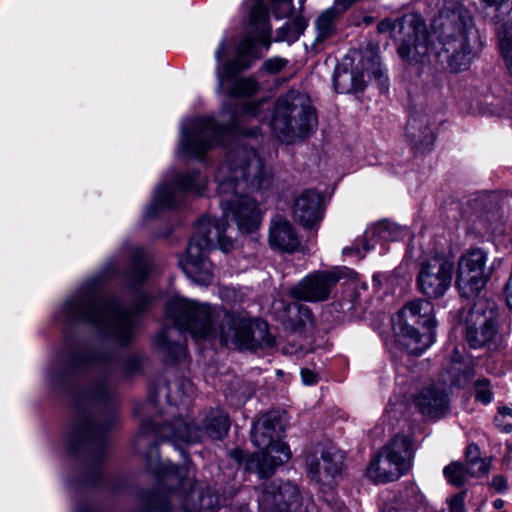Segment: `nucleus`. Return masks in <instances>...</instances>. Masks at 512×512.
I'll return each instance as SVG.
<instances>
[{"label":"nucleus","mask_w":512,"mask_h":512,"mask_svg":"<svg viewBox=\"0 0 512 512\" xmlns=\"http://www.w3.org/2000/svg\"><path fill=\"white\" fill-rule=\"evenodd\" d=\"M215 181L225 219H201L185 256L179 259V265L186 276L202 285L210 284L214 275L213 265L205 254L216 247L224 252L233 248L231 237L225 235L227 219L230 217L238 229L245 233L258 228L261 221L258 204L244 192L270 189L273 173L253 148L236 144L218 168Z\"/></svg>","instance_id":"obj_1"},{"label":"nucleus","mask_w":512,"mask_h":512,"mask_svg":"<svg viewBox=\"0 0 512 512\" xmlns=\"http://www.w3.org/2000/svg\"><path fill=\"white\" fill-rule=\"evenodd\" d=\"M433 33L417 14L410 13L397 20L379 22L381 33L390 32L399 43L398 54L407 62H424L430 52L451 72L466 70L473 58L472 42L478 38L472 17L460 0H443L439 16L433 22Z\"/></svg>","instance_id":"obj_2"},{"label":"nucleus","mask_w":512,"mask_h":512,"mask_svg":"<svg viewBox=\"0 0 512 512\" xmlns=\"http://www.w3.org/2000/svg\"><path fill=\"white\" fill-rule=\"evenodd\" d=\"M166 317L172 326L156 335L155 345L175 361L186 356L185 333L196 341L219 340L221 345L236 349L254 350L275 345L266 322L253 321L225 310L213 311L208 305L186 298H172L166 306Z\"/></svg>","instance_id":"obj_3"},{"label":"nucleus","mask_w":512,"mask_h":512,"mask_svg":"<svg viewBox=\"0 0 512 512\" xmlns=\"http://www.w3.org/2000/svg\"><path fill=\"white\" fill-rule=\"evenodd\" d=\"M148 298L140 295L132 309H126L118 300L105 298L100 291V277L87 279L58 308L55 318L67 324L87 323L105 331L119 344H128L134 338L136 315L144 310Z\"/></svg>","instance_id":"obj_4"},{"label":"nucleus","mask_w":512,"mask_h":512,"mask_svg":"<svg viewBox=\"0 0 512 512\" xmlns=\"http://www.w3.org/2000/svg\"><path fill=\"white\" fill-rule=\"evenodd\" d=\"M282 425L274 412L260 416L253 424L251 438L259 451L247 460V469L258 473L261 477L270 476L277 466L289 461V446L280 440Z\"/></svg>","instance_id":"obj_5"},{"label":"nucleus","mask_w":512,"mask_h":512,"mask_svg":"<svg viewBox=\"0 0 512 512\" xmlns=\"http://www.w3.org/2000/svg\"><path fill=\"white\" fill-rule=\"evenodd\" d=\"M398 341L412 355H420L434 343V306L424 299L408 302L394 317Z\"/></svg>","instance_id":"obj_6"},{"label":"nucleus","mask_w":512,"mask_h":512,"mask_svg":"<svg viewBox=\"0 0 512 512\" xmlns=\"http://www.w3.org/2000/svg\"><path fill=\"white\" fill-rule=\"evenodd\" d=\"M114 385L109 377H100L92 385L76 395L77 404L100 405L105 411L97 419L90 417L79 418L72 434V440L84 443L89 440L102 438L117 420L116 409L112 406Z\"/></svg>","instance_id":"obj_7"},{"label":"nucleus","mask_w":512,"mask_h":512,"mask_svg":"<svg viewBox=\"0 0 512 512\" xmlns=\"http://www.w3.org/2000/svg\"><path fill=\"white\" fill-rule=\"evenodd\" d=\"M316 125L315 109L306 93L290 90L277 100L271 127L280 140L291 142L294 137L305 136Z\"/></svg>","instance_id":"obj_8"},{"label":"nucleus","mask_w":512,"mask_h":512,"mask_svg":"<svg viewBox=\"0 0 512 512\" xmlns=\"http://www.w3.org/2000/svg\"><path fill=\"white\" fill-rule=\"evenodd\" d=\"M241 121L234 111L229 113V122L223 126L211 116L184 119L181 125L180 153L201 159L208 150L231 136Z\"/></svg>","instance_id":"obj_9"},{"label":"nucleus","mask_w":512,"mask_h":512,"mask_svg":"<svg viewBox=\"0 0 512 512\" xmlns=\"http://www.w3.org/2000/svg\"><path fill=\"white\" fill-rule=\"evenodd\" d=\"M365 73L380 80L381 85L386 84L387 78L378 55L372 51L365 54L356 50L351 51L335 68L333 74L335 91L342 94L362 91L366 86Z\"/></svg>","instance_id":"obj_10"},{"label":"nucleus","mask_w":512,"mask_h":512,"mask_svg":"<svg viewBox=\"0 0 512 512\" xmlns=\"http://www.w3.org/2000/svg\"><path fill=\"white\" fill-rule=\"evenodd\" d=\"M207 183V177L199 172L178 174L174 170L168 171L156 188L153 200L145 208L144 216L152 218L162 209L176 207L184 193L202 194Z\"/></svg>","instance_id":"obj_11"},{"label":"nucleus","mask_w":512,"mask_h":512,"mask_svg":"<svg viewBox=\"0 0 512 512\" xmlns=\"http://www.w3.org/2000/svg\"><path fill=\"white\" fill-rule=\"evenodd\" d=\"M411 441L405 435H396L370 462L366 476L374 482L397 480L409 468Z\"/></svg>","instance_id":"obj_12"},{"label":"nucleus","mask_w":512,"mask_h":512,"mask_svg":"<svg viewBox=\"0 0 512 512\" xmlns=\"http://www.w3.org/2000/svg\"><path fill=\"white\" fill-rule=\"evenodd\" d=\"M487 254L480 248H474L463 254L458 260L456 286L463 297L478 294L490 279L491 272L486 268Z\"/></svg>","instance_id":"obj_13"},{"label":"nucleus","mask_w":512,"mask_h":512,"mask_svg":"<svg viewBox=\"0 0 512 512\" xmlns=\"http://www.w3.org/2000/svg\"><path fill=\"white\" fill-rule=\"evenodd\" d=\"M467 323V341L472 348L496 349L501 344L497 313L485 303L479 302L471 309Z\"/></svg>","instance_id":"obj_14"},{"label":"nucleus","mask_w":512,"mask_h":512,"mask_svg":"<svg viewBox=\"0 0 512 512\" xmlns=\"http://www.w3.org/2000/svg\"><path fill=\"white\" fill-rule=\"evenodd\" d=\"M226 51V39L223 38L215 52L217 61L216 76L218 81L217 92L225 91L230 97H249L258 90V83L253 78L237 77L236 73L243 70L239 59L222 63Z\"/></svg>","instance_id":"obj_15"},{"label":"nucleus","mask_w":512,"mask_h":512,"mask_svg":"<svg viewBox=\"0 0 512 512\" xmlns=\"http://www.w3.org/2000/svg\"><path fill=\"white\" fill-rule=\"evenodd\" d=\"M454 264L444 256L436 255L420 265L417 287L428 298L442 297L450 288Z\"/></svg>","instance_id":"obj_16"},{"label":"nucleus","mask_w":512,"mask_h":512,"mask_svg":"<svg viewBox=\"0 0 512 512\" xmlns=\"http://www.w3.org/2000/svg\"><path fill=\"white\" fill-rule=\"evenodd\" d=\"M259 512H309L300 504L298 488L289 482H270L258 499Z\"/></svg>","instance_id":"obj_17"},{"label":"nucleus","mask_w":512,"mask_h":512,"mask_svg":"<svg viewBox=\"0 0 512 512\" xmlns=\"http://www.w3.org/2000/svg\"><path fill=\"white\" fill-rule=\"evenodd\" d=\"M150 432H155L163 438L168 439L176 448L180 444L197 443L201 440L203 431L194 425L190 417L177 418L171 423H165L157 427L154 423L147 421L142 423L137 439L146 437Z\"/></svg>","instance_id":"obj_18"},{"label":"nucleus","mask_w":512,"mask_h":512,"mask_svg":"<svg viewBox=\"0 0 512 512\" xmlns=\"http://www.w3.org/2000/svg\"><path fill=\"white\" fill-rule=\"evenodd\" d=\"M336 271H317L308 274L290 289L291 297L306 302H322L329 298L339 281Z\"/></svg>","instance_id":"obj_19"},{"label":"nucleus","mask_w":512,"mask_h":512,"mask_svg":"<svg viewBox=\"0 0 512 512\" xmlns=\"http://www.w3.org/2000/svg\"><path fill=\"white\" fill-rule=\"evenodd\" d=\"M343 465L342 454L334 449L322 452L321 459L308 456L306 471L309 478L322 486L332 485L335 477L340 473Z\"/></svg>","instance_id":"obj_20"},{"label":"nucleus","mask_w":512,"mask_h":512,"mask_svg":"<svg viewBox=\"0 0 512 512\" xmlns=\"http://www.w3.org/2000/svg\"><path fill=\"white\" fill-rule=\"evenodd\" d=\"M413 403L419 412L428 419L442 417L449 407L448 395L441 383H431L421 388L413 396Z\"/></svg>","instance_id":"obj_21"},{"label":"nucleus","mask_w":512,"mask_h":512,"mask_svg":"<svg viewBox=\"0 0 512 512\" xmlns=\"http://www.w3.org/2000/svg\"><path fill=\"white\" fill-rule=\"evenodd\" d=\"M356 0H335L334 6L323 11L315 20V38L311 44L315 52L321 51L336 33V19Z\"/></svg>","instance_id":"obj_22"},{"label":"nucleus","mask_w":512,"mask_h":512,"mask_svg":"<svg viewBox=\"0 0 512 512\" xmlns=\"http://www.w3.org/2000/svg\"><path fill=\"white\" fill-rule=\"evenodd\" d=\"M322 197L314 190H305L293 205V216L305 228H312L322 219Z\"/></svg>","instance_id":"obj_23"},{"label":"nucleus","mask_w":512,"mask_h":512,"mask_svg":"<svg viewBox=\"0 0 512 512\" xmlns=\"http://www.w3.org/2000/svg\"><path fill=\"white\" fill-rule=\"evenodd\" d=\"M269 244L281 252L293 253L300 246V240L292 224L277 216L272 219L269 229Z\"/></svg>","instance_id":"obj_24"},{"label":"nucleus","mask_w":512,"mask_h":512,"mask_svg":"<svg viewBox=\"0 0 512 512\" xmlns=\"http://www.w3.org/2000/svg\"><path fill=\"white\" fill-rule=\"evenodd\" d=\"M406 137L419 151L424 152L432 148L435 136L426 114L415 112L409 117L406 125Z\"/></svg>","instance_id":"obj_25"},{"label":"nucleus","mask_w":512,"mask_h":512,"mask_svg":"<svg viewBox=\"0 0 512 512\" xmlns=\"http://www.w3.org/2000/svg\"><path fill=\"white\" fill-rule=\"evenodd\" d=\"M423 504V495L414 484H408L391 499L383 501L380 512H415Z\"/></svg>","instance_id":"obj_26"},{"label":"nucleus","mask_w":512,"mask_h":512,"mask_svg":"<svg viewBox=\"0 0 512 512\" xmlns=\"http://www.w3.org/2000/svg\"><path fill=\"white\" fill-rule=\"evenodd\" d=\"M401 231L398 226L386 221H381L368 229L364 234L363 249L365 252L375 247L376 243L381 245L385 242L396 241L399 239Z\"/></svg>","instance_id":"obj_27"},{"label":"nucleus","mask_w":512,"mask_h":512,"mask_svg":"<svg viewBox=\"0 0 512 512\" xmlns=\"http://www.w3.org/2000/svg\"><path fill=\"white\" fill-rule=\"evenodd\" d=\"M216 498L211 494H204L193 486L184 502L188 512H216Z\"/></svg>","instance_id":"obj_28"},{"label":"nucleus","mask_w":512,"mask_h":512,"mask_svg":"<svg viewBox=\"0 0 512 512\" xmlns=\"http://www.w3.org/2000/svg\"><path fill=\"white\" fill-rule=\"evenodd\" d=\"M133 264L127 272L126 278L134 286L146 280L150 271V262L141 248H135L132 252Z\"/></svg>","instance_id":"obj_29"},{"label":"nucleus","mask_w":512,"mask_h":512,"mask_svg":"<svg viewBox=\"0 0 512 512\" xmlns=\"http://www.w3.org/2000/svg\"><path fill=\"white\" fill-rule=\"evenodd\" d=\"M230 427L228 415L219 409L212 410L205 420L207 434L216 440L224 438Z\"/></svg>","instance_id":"obj_30"},{"label":"nucleus","mask_w":512,"mask_h":512,"mask_svg":"<svg viewBox=\"0 0 512 512\" xmlns=\"http://www.w3.org/2000/svg\"><path fill=\"white\" fill-rule=\"evenodd\" d=\"M307 26V19L303 15H297L277 30L275 40L278 42L293 43L303 34Z\"/></svg>","instance_id":"obj_31"},{"label":"nucleus","mask_w":512,"mask_h":512,"mask_svg":"<svg viewBox=\"0 0 512 512\" xmlns=\"http://www.w3.org/2000/svg\"><path fill=\"white\" fill-rule=\"evenodd\" d=\"M499 45L508 73L512 76V21L498 27Z\"/></svg>","instance_id":"obj_32"},{"label":"nucleus","mask_w":512,"mask_h":512,"mask_svg":"<svg viewBox=\"0 0 512 512\" xmlns=\"http://www.w3.org/2000/svg\"><path fill=\"white\" fill-rule=\"evenodd\" d=\"M192 388L189 380H181L173 383H168L165 387L167 390V402L171 405L177 406L184 402V398L189 394Z\"/></svg>","instance_id":"obj_33"},{"label":"nucleus","mask_w":512,"mask_h":512,"mask_svg":"<svg viewBox=\"0 0 512 512\" xmlns=\"http://www.w3.org/2000/svg\"><path fill=\"white\" fill-rule=\"evenodd\" d=\"M251 22L259 27V35L257 40L260 42H265L271 33V25L269 23V18L267 12L256 5L251 11Z\"/></svg>","instance_id":"obj_34"},{"label":"nucleus","mask_w":512,"mask_h":512,"mask_svg":"<svg viewBox=\"0 0 512 512\" xmlns=\"http://www.w3.org/2000/svg\"><path fill=\"white\" fill-rule=\"evenodd\" d=\"M443 473L447 481L455 486H462L466 482L467 476H469L467 465L464 466L459 462L447 465Z\"/></svg>","instance_id":"obj_35"},{"label":"nucleus","mask_w":512,"mask_h":512,"mask_svg":"<svg viewBox=\"0 0 512 512\" xmlns=\"http://www.w3.org/2000/svg\"><path fill=\"white\" fill-rule=\"evenodd\" d=\"M475 399L482 404H488L493 399V393L490 388V381L486 378L478 379L474 382Z\"/></svg>","instance_id":"obj_36"},{"label":"nucleus","mask_w":512,"mask_h":512,"mask_svg":"<svg viewBox=\"0 0 512 512\" xmlns=\"http://www.w3.org/2000/svg\"><path fill=\"white\" fill-rule=\"evenodd\" d=\"M491 461L488 458H484L480 461L473 462L467 465V472L471 477H481L489 472Z\"/></svg>","instance_id":"obj_37"},{"label":"nucleus","mask_w":512,"mask_h":512,"mask_svg":"<svg viewBox=\"0 0 512 512\" xmlns=\"http://www.w3.org/2000/svg\"><path fill=\"white\" fill-rule=\"evenodd\" d=\"M288 63V60L281 57H273L266 60L263 64V69L271 74L279 73L283 70Z\"/></svg>","instance_id":"obj_38"},{"label":"nucleus","mask_w":512,"mask_h":512,"mask_svg":"<svg viewBox=\"0 0 512 512\" xmlns=\"http://www.w3.org/2000/svg\"><path fill=\"white\" fill-rule=\"evenodd\" d=\"M466 490L453 495L449 500V512H466L465 498Z\"/></svg>","instance_id":"obj_39"},{"label":"nucleus","mask_w":512,"mask_h":512,"mask_svg":"<svg viewBox=\"0 0 512 512\" xmlns=\"http://www.w3.org/2000/svg\"><path fill=\"white\" fill-rule=\"evenodd\" d=\"M487 6L495 7L501 15L512 12V0H482Z\"/></svg>","instance_id":"obj_40"},{"label":"nucleus","mask_w":512,"mask_h":512,"mask_svg":"<svg viewBox=\"0 0 512 512\" xmlns=\"http://www.w3.org/2000/svg\"><path fill=\"white\" fill-rule=\"evenodd\" d=\"M260 103L249 102L241 108L242 117H259Z\"/></svg>","instance_id":"obj_41"},{"label":"nucleus","mask_w":512,"mask_h":512,"mask_svg":"<svg viewBox=\"0 0 512 512\" xmlns=\"http://www.w3.org/2000/svg\"><path fill=\"white\" fill-rule=\"evenodd\" d=\"M483 458L480 457V449L476 444H469L466 448V465L472 464L473 462L480 461Z\"/></svg>","instance_id":"obj_42"},{"label":"nucleus","mask_w":512,"mask_h":512,"mask_svg":"<svg viewBox=\"0 0 512 512\" xmlns=\"http://www.w3.org/2000/svg\"><path fill=\"white\" fill-rule=\"evenodd\" d=\"M166 466V470H167V474L168 475H176L177 478L179 479V482L181 484V486H185V481L182 479L184 473H186V468H183V467H177L175 465H173L171 462H167L165 464Z\"/></svg>","instance_id":"obj_43"},{"label":"nucleus","mask_w":512,"mask_h":512,"mask_svg":"<svg viewBox=\"0 0 512 512\" xmlns=\"http://www.w3.org/2000/svg\"><path fill=\"white\" fill-rule=\"evenodd\" d=\"M491 486L494 488L497 492L503 493L508 488V483L505 477L501 475H494L491 481Z\"/></svg>","instance_id":"obj_44"},{"label":"nucleus","mask_w":512,"mask_h":512,"mask_svg":"<svg viewBox=\"0 0 512 512\" xmlns=\"http://www.w3.org/2000/svg\"><path fill=\"white\" fill-rule=\"evenodd\" d=\"M301 378L304 384L306 385H314L318 382L317 375L311 371L310 369L303 368L301 370Z\"/></svg>","instance_id":"obj_45"},{"label":"nucleus","mask_w":512,"mask_h":512,"mask_svg":"<svg viewBox=\"0 0 512 512\" xmlns=\"http://www.w3.org/2000/svg\"><path fill=\"white\" fill-rule=\"evenodd\" d=\"M47 379L51 383V385H58L66 379V375L61 373L57 374L54 370L49 369L47 371Z\"/></svg>","instance_id":"obj_46"},{"label":"nucleus","mask_w":512,"mask_h":512,"mask_svg":"<svg viewBox=\"0 0 512 512\" xmlns=\"http://www.w3.org/2000/svg\"><path fill=\"white\" fill-rule=\"evenodd\" d=\"M504 297L507 306L512 310V283L509 281L504 288Z\"/></svg>","instance_id":"obj_47"},{"label":"nucleus","mask_w":512,"mask_h":512,"mask_svg":"<svg viewBox=\"0 0 512 512\" xmlns=\"http://www.w3.org/2000/svg\"><path fill=\"white\" fill-rule=\"evenodd\" d=\"M353 253H355L356 255H359V258L363 257V255H360V249H359L358 245H354L352 247H346L343 249L344 255H352Z\"/></svg>","instance_id":"obj_48"},{"label":"nucleus","mask_w":512,"mask_h":512,"mask_svg":"<svg viewBox=\"0 0 512 512\" xmlns=\"http://www.w3.org/2000/svg\"><path fill=\"white\" fill-rule=\"evenodd\" d=\"M499 414L502 416L512 417V408L504 406L499 408Z\"/></svg>","instance_id":"obj_49"},{"label":"nucleus","mask_w":512,"mask_h":512,"mask_svg":"<svg viewBox=\"0 0 512 512\" xmlns=\"http://www.w3.org/2000/svg\"><path fill=\"white\" fill-rule=\"evenodd\" d=\"M480 230L488 231L490 229V226L482 219H479V226H476Z\"/></svg>","instance_id":"obj_50"},{"label":"nucleus","mask_w":512,"mask_h":512,"mask_svg":"<svg viewBox=\"0 0 512 512\" xmlns=\"http://www.w3.org/2000/svg\"><path fill=\"white\" fill-rule=\"evenodd\" d=\"M504 504H505L504 500H502V499H496V500H494V502H493V507H494L496 510H500V509H502V508H503Z\"/></svg>","instance_id":"obj_51"},{"label":"nucleus","mask_w":512,"mask_h":512,"mask_svg":"<svg viewBox=\"0 0 512 512\" xmlns=\"http://www.w3.org/2000/svg\"><path fill=\"white\" fill-rule=\"evenodd\" d=\"M249 45L250 43L247 40L243 41V43L240 46L239 53L245 52L248 49Z\"/></svg>","instance_id":"obj_52"},{"label":"nucleus","mask_w":512,"mask_h":512,"mask_svg":"<svg viewBox=\"0 0 512 512\" xmlns=\"http://www.w3.org/2000/svg\"><path fill=\"white\" fill-rule=\"evenodd\" d=\"M240 453H241L240 451H234V453H233L234 457L238 459V456L240 455Z\"/></svg>","instance_id":"obj_53"},{"label":"nucleus","mask_w":512,"mask_h":512,"mask_svg":"<svg viewBox=\"0 0 512 512\" xmlns=\"http://www.w3.org/2000/svg\"><path fill=\"white\" fill-rule=\"evenodd\" d=\"M508 427H509V428H508V429H506V430H507V431H510V430L512 429V425H509Z\"/></svg>","instance_id":"obj_54"},{"label":"nucleus","mask_w":512,"mask_h":512,"mask_svg":"<svg viewBox=\"0 0 512 512\" xmlns=\"http://www.w3.org/2000/svg\"><path fill=\"white\" fill-rule=\"evenodd\" d=\"M300 4H303L306 0H299Z\"/></svg>","instance_id":"obj_55"}]
</instances>
